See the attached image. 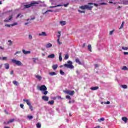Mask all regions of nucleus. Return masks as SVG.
<instances>
[{
    "instance_id": "nucleus-1",
    "label": "nucleus",
    "mask_w": 128,
    "mask_h": 128,
    "mask_svg": "<svg viewBox=\"0 0 128 128\" xmlns=\"http://www.w3.org/2000/svg\"><path fill=\"white\" fill-rule=\"evenodd\" d=\"M94 4L95 6H98V4H96V3H92V2H90L88 3V5H84L80 7V8L81 10H92V8L94 6L92 5Z\"/></svg>"
},
{
    "instance_id": "nucleus-2",
    "label": "nucleus",
    "mask_w": 128,
    "mask_h": 128,
    "mask_svg": "<svg viewBox=\"0 0 128 128\" xmlns=\"http://www.w3.org/2000/svg\"><path fill=\"white\" fill-rule=\"evenodd\" d=\"M64 66H65V68H74L72 65V62L70 60L68 61L67 64H64Z\"/></svg>"
},
{
    "instance_id": "nucleus-3",
    "label": "nucleus",
    "mask_w": 128,
    "mask_h": 128,
    "mask_svg": "<svg viewBox=\"0 0 128 128\" xmlns=\"http://www.w3.org/2000/svg\"><path fill=\"white\" fill-rule=\"evenodd\" d=\"M23 102H25L26 104L28 106L31 112H32L34 110V108H32V104L30 103V101L28 99H24Z\"/></svg>"
},
{
    "instance_id": "nucleus-4",
    "label": "nucleus",
    "mask_w": 128,
    "mask_h": 128,
    "mask_svg": "<svg viewBox=\"0 0 128 128\" xmlns=\"http://www.w3.org/2000/svg\"><path fill=\"white\" fill-rule=\"evenodd\" d=\"M12 62L14 64H15L16 66H22V64L20 61L12 59Z\"/></svg>"
},
{
    "instance_id": "nucleus-5",
    "label": "nucleus",
    "mask_w": 128,
    "mask_h": 128,
    "mask_svg": "<svg viewBox=\"0 0 128 128\" xmlns=\"http://www.w3.org/2000/svg\"><path fill=\"white\" fill-rule=\"evenodd\" d=\"M68 4H70V3H67L66 4H64V5L62 4H58V5H56L55 6H50V8H58V6H64V8H66Z\"/></svg>"
},
{
    "instance_id": "nucleus-6",
    "label": "nucleus",
    "mask_w": 128,
    "mask_h": 128,
    "mask_svg": "<svg viewBox=\"0 0 128 128\" xmlns=\"http://www.w3.org/2000/svg\"><path fill=\"white\" fill-rule=\"evenodd\" d=\"M39 90H41V92H43L44 90H48V88H46V86L44 85H42L40 87Z\"/></svg>"
},
{
    "instance_id": "nucleus-7",
    "label": "nucleus",
    "mask_w": 128,
    "mask_h": 128,
    "mask_svg": "<svg viewBox=\"0 0 128 128\" xmlns=\"http://www.w3.org/2000/svg\"><path fill=\"white\" fill-rule=\"evenodd\" d=\"M66 94H70V96H74V91L72 90V91H70V90H66Z\"/></svg>"
},
{
    "instance_id": "nucleus-8",
    "label": "nucleus",
    "mask_w": 128,
    "mask_h": 128,
    "mask_svg": "<svg viewBox=\"0 0 128 128\" xmlns=\"http://www.w3.org/2000/svg\"><path fill=\"white\" fill-rule=\"evenodd\" d=\"M12 20V15L10 16L8 20H5L4 22H10V20Z\"/></svg>"
},
{
    "instance_id": "nucleus-9",
    "label": "nucleus",
    "mask_w": 128,
    "mask_h": 128,
    "mask_svg": "<svg viewBox=\"0 0 128 128\" xmlns=\"http://www.w3.org/2000/svg\"><path fill=\"white\" fill-rule=\"evenodd\" d=\"M40 4L38 2H31L30 4V5L31 6H36V4Z\"/></svg>"
},
{
    "instance_id": "nucleus-10",
    "label": "nucleus",
    "mask_w": 128,
    "mask_h": 128,
    "mask_svg": "<svg viewBox=\"0 0 128 128\" xmlns=\"http://www.w3.org/2000/svg\"><path fill=\"white\" fill-rule=\"evenodd\" d=\"M42 100H44L45 102H48V97L46 96H42Z\"/></svg>"
},
{
    "instance_id": "nucleus-11",
    "label": "nucleus",
    "mask_w": 128,
    "mask_h": 128,
    "mask_svg": "<svg viewBox=\"0 0 128 128\" xmlns=\"http://www.w3.org/2000/svg\"><path fill=\"white\" fill-rule=\"evenodd\" d=\"M48 58H54L56 55L54 54H50L48 56Z\"/></svg>"
},
{
    "instance_id": "nucleus-12",
    "label": "nucleus",
    "mask_w": 128,
    "mask_h": 128,
    "mask_svg": "<svg viewBox=\"0 0 128 128\" xmlns=\"http://www.w3.org/2000/svg\"><path fill=\"white\" fill-rule=\"evenodd\" d=\"M22 52H23V54H30V50L26 51L24 50H22Z\"/></svg>"
},
{
    "instance_id": "nucleus-13",
    "label": "nucleus",
    "mask_w": 128,
    "mask_h": 128,
    "mask_svg": "<svg viewBox=\"0 0 128 128\" xmlns=\"http://www.w3.org/2000/svg\"><path fill=\"white\" fill-rule=\"evenodd\" d=\"M52 44L50 43H48L46 45V48H52Z\"/></svg>"
},
{
    "instance_id": "nucleus-14",
    "label": "nucleus",
    "mask_w": 128,
    "mask_h": 128,
    "mask_svg": "<svg viewBox=\"0 0 128 128\" xmlns=\"http://www.w3.org/2000/svg\"><path fill=\"white\" fill-rule=\"evenodd\" d=\"M99 88L98 86H93L90 88V90H98Z\"/></svg>"
},
{
    "instance_id": "nucleus-15",
    "label": "nucleus",
    "mask_w": 128,
    "mask_h": 128,
    "mask_svg": "<svg viewBox=\"0 0 128 128\" xmlns=\"http://www.w3.org/2000/svg\"><path fill=\"white\" fill-rule=\"evenodd\" d=\"M38 36H46V32H42V33H40L38 34Z\"/></svg>"
},
{
    "instance_id": "nucleus-16",
    "label": "nucleus",
    "mask_w": 128,
    "mask_h": 128,
    "mask_svg": "<svg viewBox=\"0 0 128 128\" xmlns=\"http://www.w3.org/2000/svg\"><path fill=\"white\" fill-rule=\"evenodd\" d=\"M60 23L62 26H66V21H60Z\"/></svg>"
},
{
    "instance_id": "nucleus-17",
    "label": "nucleus",
    "mask_w": 128,
    "mask_h": 128,
    "mask_svg": "<svg viewBox=\"0 0 128 128\" xmlns=\"http://www.w3.org/2000/svg\"><path fill=\"white\" fill-rule=\"evenodd\" d=\"M75 60L76 64H82V62H80V60L78 58H76Z\"/></svg>"
},
{
    "instance_id": "nucleus-18",
    "label": "nucleus",
    "mask_w": 128,
    "mask_h": 128,
    "mask_svg": "<svg viewBox=\"0 0 128 128\" xmlns=\"http://www.w3.org/2000/svg\"><path fill=\"white\" fill-rule=\"evenodd\" d=\"M48 104H50V106H52L54 104V100H52L51 101H48Z\"/></svg>"
},
{
    "instance_id": "nucleus-19",
    "label": "nucleus",
    "mask_w": 128,
    "mask_h": 128,
    "mask_svg": "<svg viewBox=\"0 0 128 128\" xmlns=\"http://www.w3.org/2000/svg\"><path fill=\"white\" fill-rule=\"evenodd\" d=\"M4 65V68H6V70H8V68H10V64H8L6 63Z\"/></svg>"
},
{
    "instance_id": "nucleus-20",
    "label": "nucleus",
    "mask_w": 128,
    "mask_h": 128,
    "mask_svg": "<svg viewBox=\"0 0 128 128\" xmlns=\"http://www.w3.org/2000/svg\"><path fill=\"white\" fill-rule=\"evenodd\" d=\"M58 39L57 40V42L59 44H62V42H60V34L58 36Z\"/></svg>"
},
{
    "instance_id": "nucleus-21",
    "label": "nucleus",
    "mask_w": 128,
    "mask_h": 128,
    "mask_svg": "<svg viewBox=\"0 0 128 128\" xmlns=\"http://www.w3.org/2000/svg\"><path fill=\"white\" fill-rule=\"evenodd\" d=\"M122 120H123V122H128V118L126 117H122Z\"/></svg>"
},
{
    "instance_id": "nucleus-22",
    "label": "nucleus",
    "mask_w": 128,
    "mask_h": 128,
    "mask_svg": "<svg viewBox=\"0 0 128 128\" xmlns=\"http://www.w3.org/2000/svg\"><path fill=\"white\" fill-rule=\"evenodd\" d=\"M53 70H56L58 68V64H54L52 66Z\"/></svg>"
},
{
    "instance_id": "nucleus-23",
    "label": "nucleus",
    "mask_w": 128,
    "mask_h": 128,
    "mask_svg": "<svg viewBox=\"0 0 128 128\" xmlns=\"http://www.w3.org/2000/svg\"><path fill=\"white\" fill-rule=\"evenodd\" d=\"M121 70H128V67H126V66H123V67L121 68Z\"/></svg>"
},
{
    "instance_id": "nucleus-24",
    "label": "nucleus",
    "mask_w": 128,
    "mask_h": 128,
    "mask_svg": "<svg viewBox=\"0 0 128 128\" xmlns=\"http://www.w3.org/2000/svg\"><path fill=\"white\" fill-rule=\"evenodd\" d=\"M59 60L60 62H62V53H59Z\"/></svg>"
},
{
    "instance_id": "nucleus-25",
    "label": "nucleus",
    "mask_w": 128,
    "mask_h": 128,
    "mask_svg": "<svg viewBox=\"0 0 128 128\" xmlns=\"http://www.w3.org/2000/svg\"><path fill=\"white\" fill-rule=\"evenodd\" d=\"M49 74L50 76H56V72H50L49 73Z\"/></svg>"
},
{
    "instance_id": "nucleus-26",
    "label": "nucleus",
    "mask_w": 128,
    "mask_h": 128,
    "mask_svg": "<svg viewBox=\"0 0 128 128\" xmlns=\"http://www.w3.org/2000/svg\"><path fill=\"white\" fill-rule=\"evenodd\" d=\"M14 121V119H11V120H9L8 121L6 124H10L11 122H12Z\"/></svg>"
},
{
    "instance_id": "nucleus-27",
    "label": "nucleus",
    "mask_w": 128,
    "mask_h": 128,
    "mask_svg": "<svg viewBox=\"0 0 128 128\" xmlns=\"http://www.w3.org/2000/svg\"><path fill=\"white\" fill-rule=\"evenodd\" d=\"M88 50H90L92 52V45L88 44Z\"/></svg>"
},
{
    "instance_id": "nucleus-28",
    "label": "nucleus",
    "mask_w": 128,
    "mask_h": 128,
    "mask_svg": "<svg viewBox=\"0 0 128 128\" xmlns=\"http://www.w3.org/2000/svg\"><path fill=\"white\" fill-rule=\"evenodd\" d=\"M30 6H32L30 4H26L24 6V7L26 8H30Z\"/></svg>"
},
{
    "instance_id": "nucleus-29",
    "label": "nucleus",
    "mask_w": 128,
    "mask_h": 128,
    "mask_svg": "<svg viewBox=\"0 0 128 128\" xmlns=\"http://www.w3.org/2000/svg\"><path fill=\"white\" fill-rule=\"evenodd\" d=\"M28 118V120H32V118H34V116H27Z\"/></svg>"
},
{
    "instance_id": "nucleus-30",
    "label": "nucleus",
    "mask_w": 128,
    "mask_h": 128,
    "mask_svg": "<svg viewBox=\"0 0 128 128\" xmlns=\"http://www.w3.org/2000/svg\"><path fill=\"white\" fill-rule=\"evenodd\" d=\"M36 128H42V124H40V123H38L36 124Z\"/></svg>"
},
{
    "instance_id": "nucleus-31",
    "label": "nucleus",
    "mask_w": 128,
    "mask_h": 128,
    "mask_svg": "<svg viewBox=\"0 0 128 128\" xmlns=\"http://www.w3.org/2000/svg\"><path fill=\"white\" fill-rule=\"evenodd\" d=\"M48 92L46 91V90H44V91H42V94H44L45 96L48 94Z\"/></svg>"
},
{
    "instance_id": "nucleus-32",
    "label": "nucleus",
    "mask_w": 128,
    "mask_h": 128,
    "mask_svg": "<svg viewBox=\"0 0 128 128\" xmlns=\"http://www.w3.org/2000/svg\"><path fill=\"white\" fill-rule=\"evenodd\" d=\"M124 22H122L120 28H119L120 30L124 28Z\"/></svg>"
},
{
    "instance_id": "nucleus-33",
    "label": "nucleus",
    "mask_w": 128,
    "mask_h": 128,
    "mask_svg": "<svg viewBox=\"0 0 128 128\" xmlns=\"http://www.w3.org/2000/svg\"><path fill=\"white\" fill-rule=\"evenodd\" d=\"M13 84L15 86H18V82H16V80L13 81Z\"/></svg>"
},
{
    "instance_id": "nucleus-34",
    "label": "nucleus",
    "mask_w": 128,
    "mask_h": 128,
    "mask_svg": "<svg viewBox=\"0 0 128 128\" xmlns=\"http://www.w3.org/2000/svg\"><path fill=\"white\" fill-rule=\"evenodd\" d=\"M36 78H38V80H42V76H39V75H37V76H36Z\"/></svg>"
},
{
    "instance_id": "nucleus-35",
    "label": "nucleus",
    "mask_w": 128,
    "mask_h": 128,
    "mask_svg": "<svg viewBox=\"0 0 128 128\" xmlns=\"http://www.w3.org/2000/svg\"><path fill=\"white\" fill-rule=\"evenodd\" d=\"M121 87L122 88H127L128 86L126 85H122Z\"/></svg>"
},
{
    "instance_id": "nucleus-36",
    "label": "nucleus",
    "mask_w": 128,
    "mask_h": 128,
    "mask_svg": "<svg viewBox=\"0 0 128 128\" xmlns=\"http://www.w3.org/2000/svg\"><path fill=\"white\" fill-rule=\"evenodd\" d=\"M122 50H128V47H122Z\"/></svg>"
},
{
    "instance_id": "nucleus-37",
    "label": "nucleus",
    "mask_w": 128,
    "mask_h": 128,
    "mask_svg": "<svg viewBox=\"0 0 128 128\" xmlns=\"http://www.w3.org/2000/svg\"><path fill=\"white\" fill-rule=\"evenodd\" d=\"M57 12V11H56V10L54 11V10H47V11H46V12H45V14H46V12Z\"/></svg>"
},
{
    "instance_id": "nucleus-38",
    "label": "nucleus",
    "mask_w": 128,
    "mask_h": 128,
    "mask_svg": "<svg viewBox=\"0 0 128 128\" xmlns=\"http://www.w3.org/2000/svg\"><path fill=\"white\" fill-rule=\"evenodd\" d=\"M78 12L80 14H86V11H82L80 10H78Z\"/></svg>"
},
{
    "instance_id": "nucleus-39",
    "label": "nucleus",
    "mask_w": 128,
    "mask_h": 128,
    "mask_svg": "<svg viewBox=\"0 0 128 128\" xmlns=\"http://www.w3.org/2000/svg\"><path fill=\"white\" fill-rule=\"evenodd\" d=\"M123 4H128V0L124 1Z\"/></svg>"
},
{
    "instance_id": "nucleus-40",
    "label": "nucleus",
    "mask_w": 128,
    "mask_h": 128,
    "mask_svg": "<svg viewBox=\"0 0 128 128\" xmlns=\"http://www.w3.org/2000/svg\"><path fill=\"white\" fill-rule=\"evenodd\" d=\"M64 60H68V54H66L65 56V57L64 58Z\"/></svg>"
},
{
    "instance_id": "nucleus-41",
    "label": "nucleus",
    "mask_w": 128,
    "mask_h": 128,
    "mask_svg": "<svg viewBox=\"0 0 128 128\" xmlns=\"http://www.w3.org/2000/svg\"><path fill=\"white\" fill-rule=\"evenodd\" d=\"M60 74L62 76H64V72L62 70H60Z\"/></svg>"
},
{
    "instance_id": "nucleus-42",
    "label": "nucleus",
    "mask_w": 128,
    "mask_h": 128,
    "mask_svg": "<svg viewBox=\"0 0 128 128\" xmlns=\"http://www.w3.org/2000/svg\"><path fill=\"white\" fill-rule=\"evenodd\" d=\"M8 42H10V44H8L9 46H12V42L11 40H8Z\"/></svg>"
},
{
    "instance_id": "nucleus-43",
    "label": "nucleus",
    "mask_w": 128,
    "mask_h": 128,
    "mask_svg": "<svg viewBox=\"0 0 128 128\" xmlns=\"http://www.w3.org/2000/svg\"><path fill=\"white\" fill-rule=\"evenodd\" d=\"M74 100H72L69 101L68 104H74Z\"/></svg>"
},
{
    "instance_id": "nucleus-44",
    "label": "nucleus",
    "mask_w": 128,
    "mask_h": 128,
    "mask_svg": "<svg viewBox=\"0 0 128 128\" xmlns=\"http://www.w3.org/2000/svg\"><path fill=\"white\" fill-rule=\"evenodd\" d=\"M24 104H20V107L21 108H22V110H24Z\"/></svg>"
},
{
    "instance_id": "nucleus-45",
    "label": "nucleus",
    "mask_w": 128,
    "mask_h": 128,
    "mask_svg": "<svg viewBox=\"0 0 128 128\" xmlns=\"http://www.w3.org/2000/svg\"><path fill=\"white\" fill-rule=\"evenodd\" d=\"M28 38L30 40H32V36L31 34H29L28 36Z\"/></svg>"
},
{
    "instance_id": "nucleus-46",
    "label": "nucleus",
    "mask_w": 128,
    "mask_h": 128,
    "mask_svg": "<svg viewBox=\"0 0 128 128\" xmlns=\"http://www.w3.org/2000/svg\"><path fill=\"white\" fill-rule=\"evenodd\" d=\"M66 98H67L68 100H71L70 96L68 95L66 96Z\"/></svg>"
},
{
    "instance_id": "nucleus-47",
    "label": "nucleus",
    "mask_w": 128,
    "mask_h": 128,
    "mask_svg": "<svg viewBox=\"0 0 128 128\" xmlns=\"http://www.w3.org/2000/svg\"><path fill=\"white\" fill-rule=\"evenodd\" d=\"M57 98L58 100H62V96H57Z\"/></svg>"
},
{
    "instance_id": "nucleus-48",
    "label": "nucleus",
    "mask_w": 128,
    "mask_h": 128,
    "mask_svg": "<svg viewBox=\"0 0 128 128\" xmlns=\"http://www.w3.org/2000/svg\"><path fill=\"white\" fill-rule=\"evenodd\" d=\"M98 122H102L104 120V118H101L100 120H98Z\"/></svg>"
},
{
    "instance_id": "nucleus-49",
    "label": "nucleus",
    "mask_w": 128,
    "mask_h": 128,
    "mask_svg": "<svg viewBox=\"0 0 128 128\" xmlns=\"http://www.w3.org/2000/svg\"><path fill=\"white\" fill-rule=\"evenodd\" d=\"M12 26H18V23L17 22H15L12 24H11Z\"/></svg>"
},
{
    "instance_id": "nucleus-50",
    "label": "nucleus",
    "mask_w": 128,
    "mask_h": 128,
    "mask_svg": "<svg viewBox=\"0 0 128 128\" xmlns=\"http://www.w3.org/2000/svg\"><path fill=\"white\" fill-rule=\"evenodd\" d=\"M32 60H34V64H36V60H38V58H32Z\"/></svg>"
},
{
    "instance_id": "nucleus-51",
    "label": "nucleus",
    "mask_w": 128,
    "mask_h": 128,
    "mask_svg": "<svg viewBox=\"0 0 128 128\" xmlns=\"http://www.w3.org/2000/svg\"><path fill=\"white\" fill-rule=\"evenodd\" d=\"M10 26H12V24H5V26H7L8 28H10Z\"/></svg>"
},
{
    "instance_id": "nucleus-52",
    "label": "nucleus",
    "mask_w": 128,
    "mask_h": 128,
    "mask_svg": "<svg viewBox=\"0 0 128 128\" xmlns=\"http://www.w3.org/2000/svg\"><path fill=\"white\" fill-rule=\"evenodd\" d=\"M114 30H111V31L110 32V36H112V34H114Z\"/></svg>"
},
{
    "instance_id": "nucleus-53",
    "label": "nucleus",
    "mask_w": 128,
    "mask_h": 128,
    "mask_svg": "<svg viewBox=\"0 0 128 128\" xmlns=\"http://www.w3.org/2000/svg\"><path fill=\"white\" fill-rule=\"evenodd\" d=\"M20 52H22L20 51H17L15 54H20Z\"/></svg>"
},
{
    "instance_id": "nucleus-54",
    "label": "nucleus",
    "mask_w": 128,
    "mask_h": 128,
    "mask_svg": "<svg viewBox=\"0 0 128 128\" xmlns=\"http://www.w3.org/2000/svg\"><path fill=\"white\" fill-rule=\"evenodd\" d=\"M106 104H110V101H108L106 102H105Z\"/></svg>"
},
{
    "instance_id": "nucleus-55",
    "label": "nucleus",
    "mask_w": 128,
    "mask_h": 128,
    "mask_svg": "<svg viewBox=\"0 0 128 128\" xmlns=\"http://www.w3.org/2000/svg\"><path fill=\"white\" fill-rule=\"evenodd\" d=\"M6 58H7L6 57H3V58H2V60H6Z\"/></svg>"
},
{
    "instance_id": "nucleus-56",
    "label": "nucleus",
    "mask_w": 128,
    "mask_h": 128,
    "mask_svg": "<svg viewBox=\"0 0 128 128\" xmlns=\"http://www.w3.org/2000/svg\"><path fill=\"white\" fill-rule=\"evenodd\" d=\"M20 14H18L16 17V18H20Z\"/></svg>"
},
{
    "instance_id": "nucleus-57",
    "label": "nucleus",
    "mask_w": 128,
    "mask_h": 128,
    "mask_svg": "<svg viewBox=\"0 0 128 128\" xmlns=\"http://www.w3.org/2000/svg\"><path fill=\"white\" fill-rule=\"evenodd\" d=\"M10 74H14V70H12V71L10 72Z\"/></svg>"
},
{
    "instance_id": "nucleus-58",
    "label": "nucleus",
    "mask_w": 128,
    "mask_h": 128,
    "mask_svg": "<svg viewBox=\"0 0 128 128\" xmlns=\"http://www.w3.org/2000/svg\"><path fill=\"white\" fill-rule=\"evenodd\" d=\"M35 18H36L34 17V18H31L30 19V20H34Z\"/></svg>"
},
{
    "instance_id": "nucleus-59",
    "label": "nucleus",
    "mask_w": 128,
    "mask_h": 128,
    "mask_svg": "<svg viewBox=\"0 0 128 128\" xmlns=\"http://www.w3.org/2000/svg\"><path fill=\"white\" fill-rule=\"evenodd\" d=\"M124 54L126 56V54H128V52H124Z\"/></svg>"
},
{
    "instance_id": "nucleus-60",
    "label": "nucleus",
    "mask_w": 128,
    "mask_h": 128,
    "mask_svg": "<svg viewBox=\"0 0 128 128\" xmlns=\"http://www.w3.org/2000/svg\"><path fill=\"white\" fill-rule=\"evenodd\" d=\"M95 68H98V64H95Z\"/></svg>"
},
{
    "instance_id": "nucleus-61",
    "label": "nucleus",
    "mask_w": 128,
    "mask_h": 128,
    "mask_svg": "<svg viewBox=\"0 0 128 128\" xmlns=\"http://www.w3.org/2000/svg\"><path fill=\"white\" fill-rule=\"evenodd\" d=\"M100 4L101 6H102L104 4H106V3H100Z\"/></svg>"
},
{
    "instance_id": "nucleus-62",
    "label": "nucleus",
    "mask_w": 128,
    "mask_h": 128,
    "mask_svg": "<svg viewBox=\"0 0 128 128\" xmlns=\"http://www.w3.org/2000/svg\"><path fill=\"white\" fill-rule=\"evenodd\" d=\"M0 50H4V48L2 47L1 46H0Z\"/></svg>"
},
{
    "instance_id": "nucleus-63",
    "label": "nucleus",
    "mask_w": 128,
    "mask_h": 128,
    "mask_svg": "<svg viewBox=\"0 0 128 128\" xmlns=\"http://www.w3.org/2000/svg\"><path fill=\"white\" fill-rule=\"evenodd\" d=\"M27 24H28V22L25 23V26H26Z\"/></svg>"
},
{
    "instance_id": "nucleus-64",
    "label": "nucleus",
    "mask_w": 128,
    "mask_h": 128,
    "mask_svg": "<svg viewBox=\"0 0 128 128\" xmlns=\"http://www.w3.org/2000/svg\"><path fill=\"white\" fill-rule=\"evenodd\" d=\"M4 128H10V127H8V126H5V127H4Z\"/></svg>"
}]
</instances>
